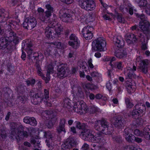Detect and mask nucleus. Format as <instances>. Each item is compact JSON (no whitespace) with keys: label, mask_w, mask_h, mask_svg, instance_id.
I'll use <instances>...</instances> for the list:
<instances>
[{"label":"nucleus","mask_w":150,"mask_h":150,"mask_svg":"<svg viewBox=\"0 0 150 150\" xmlns=\"http://www.w3.org/2000/svg\"><path fill=\"white\" fill-rule=\"evenodd\" d=\"M36 88H33L30 92L29 95L31 100L34 105H37L41 103L45 99L47 100L49 98V91L48 89H44V94L40 92H37Z\"/></svg>","instance_id":"f257e3e1"},{"label":"nucleus","mask_w":150,"mask_h":150,"mask_svg":"<svg viewBox=\"0 0 150 150\" xmlns=\"http://www.w3.org/2000/svg\"><path fill=\"white\" fill-rule=\"evenodd\" d=\"M16 25V23L13 21L9 20L7 21L4 26L6 28L5 33L6 36L11 42L13 41L15 44L18 43V39L16 35V34L13 30Z\"/></svg>","instance_id":"f03ea898"},{"label":"nucleus","mask_w":150,"mask_h":150,"mask_svg":"<svg viewBox=\"0 0 150 150\" xmlns=\"http://www.w3.org/2000/svg\"><path fill=\"white\" fill-rule=\"evenodd\" d=\"M23 127L22 125H20L18 128H14L11 129L10 137L14 139L13 137L16 139L18 143L23 140L24 138H27L28 136V132L23 130Z\"/></svg>","instance_id":"7ed1b4c3"},{"label":"nucleus","mask_w":150,"mask_h":150,"mask_svg":"<svg viewBox=\"0 0 150 150\" xmlns=\"http://www.w3.org/2000/svg\"><path fill=\"white\" fill-rule=\"evenodd\" d=\"M109 123L104 118L101 119L100 120H97L95 122L94 124V128L95 129L98 131L104 132L107 130L106 132H104L106 133L107 134H110L113 131L112 130H110Z\"/></svg>","instance_id":"20e7f679"},{"label":"nucleus","mask_w":150,"mask_h":150,"mask_svg":"<svg viewBox=\"0 0 150 150\" xmlns=\"http://www.w3.org/2000/svg\"><path fill=\"white\" fill-rule=\"evenodd\" d=\"M106 43L105 39L100 37L93 41L92 42V48L96 51H104L106 49Z\"/></svg>","instance_id":"39448f33"},{"label":"nucleus","mask_w":150,"mask_h":150,"mask_svg":"<svg viewBox=\"0 0 150 150\" xmlns=\"http://www.w3.org/2000/svg\"><path fill=\"white\" fill-rule=\"evenodd\" d=\"M79 6L83 9L87 11H91L94 9L96 5L93 0H79Z\"/></svg>","instance_id":"423d86ee"},{"label":"nucleus","mask_w":150,"mask_h":150,"mask_svg":"<svg viewBox=\"0 0 150 150\" xmlns=\"http://www.w3.org/2000/svg\"><path fill=\"white\" fill-rule=\"evenodd\" d=\"M37 21L35 18L33 16L26 18L23 23V28L28 30H31L35 27Z\"/></svg>","instance_id":"0eeeda50"},{"label":"nucleus","mask_w":150,"mask_h":150,"mask_svg":"<svg viewBox=\"0 0 150 150\" xmlns=\"http://www.w3.org/2000/svg\"><path fill=\"white\" fill-rule=\"evenodd\" d=\"M22 49L25 50L27 52L28 56L31 57H36L32 54L33 51V44L32 42L30 41H26L24 42L22 44Z\"/></svg>","instance_id":"6e6552de"},{"label":"nucleus","mask_w":150,"mask_h":150,"mask_svg":"<svg viewBox=\"0 0 150 150\" xmlns=\"http://www.w3.org/2000/svg\"><path fill=\"white\" fill-rule=\"evenodd\" d=\"M93 29V27L88 26H85L83 29L81 33L86 40H88L92 38L93 34L92 31Z\"/></svg>","instance_id":"1a4fd4ad"},{"label":"nucleus","mask_w":150,"mask_h":150,"mask_svg":"<svg viewBox=\"0 0 150 150\" xmlns=\"http://www.w3.org/2000/svg\"><path fill=\"white\" fill-rule=\"evenodd\" d=\"M76 142L71 137H69L66 139L64 143L61 146L62 149L64 150L67 149H70L76 146Z\"/></svg>","instance_id":"9d476101"},{"label":"nucleus","mask_w":150,"mask_h":150,"mask_svg":"<svg viewBox=\"0 0 150 150\" xmlns=\"http://www.w3.org/2000/svg\"><path fill=\"white\" fill-rule=\"evenodd\" d=\"M67 11V9H65L64 10H62L60 11L59 13L61 14H62V20L65 22H72L73 20V16L67 13L66 11Z\"/></svg>","instance_id":"9b49d317"},{"label":"nucleus","mask_w":150,"mask_h":150,"mask_svg":"<svg viewBox=\"0 0 150 150\" xmlns=\"http://www.w3.org/2000/svg\"><path fill=\"white\" fill-rule=\"evenodd\" d=\"M125 122L124 118L118 116L113 117L112 122L115 127L120 128L125 123Z\"/></svg>","instance_id":"f8f14e48"},{"label":"nucleus","mask_w":150,"mask_h":150,"mask_svg":"<svg viewBox=\"0 0 150 150\" xmlns=\"http://www.w3.org/2000/svg\"><path fill=\"white\" fill-rule=\"evenodd\" d=\"M125 40L129 45L134 44L137 43V39L134 34L130 33H127L125 36Z\"/></svg>","instance_id":"ddd939ff"},{"label":"nucleus","mask_w":150,"mask_h":150,"mask_svg":"<svg viewBox=\"0 0 150 150\" xmlns=\"http://www.w3.org/2000/svg\"><path fill=\"white\" fill-rule=\"evenodd\" d=\"M54 29L52 27V25L50 24L46 27L45 32L47 37L53 38L56 35V34L54 33Z\"/></svg>","instance_id":"4468645a"},{"label":"nucleus","mask_w":150,"mask_h":150,"mask_svg":"<svg viewBox=\"0 0 150 150\" xmlns=\"http://www.w3.org/2000/svg\"><path fill=\"white\" fill-rule=\"evenodd\" d=\"M125 86L128 93H131L133 92L136 88L135 83L132 81H127L125 82Z\"/></svg>","instance_id":"2eb2a0df"},{"label":"nucleus","mask_w":150,"mask_h":150,"mask_svg":"<svg viewBox=\"0 0 150 150\" xmlns=\"http://www.w3.org/2000/svg\"><path fill=\"white\" fill-rule=\"evenodd\" d=\"M45 113L46 115L45 116L46 117H47L50 119V121L52 122L51 126H52L53 124L55 123L57 119L55 113L52 111L49 110L45 111Z\"/></svg>","instance_id":"dca6fc26"},{"label":"nucleus","mask_w":150,"mask_h":150,"mask_svg":"<svg viewBox=\"0 0 150 150\" xmlns=\"http://www.w3.org/2000/svg\"><path fill=\"white\" fill-rule=\"evenodd\" d=\"M148 64L147 60H142L139 64L138 70L145 74H146L148 71Z\"/></svg>","instance_id":"f3484780"},{"label":"nucleus","mask_w":150,"mask_h":150,"mask_svg":"<svg viewBox=\"0 0 150 150\" xmlns=\"http://www.w3.org/2000/svg\"><path fill=\"white\" fill-rule=\"evenodd\" d=\"M81 134L83 137H85V140H88L90 141L92 140L93 134L91 133V130L88 126V128L82 130Z\"/></svg>","instance_id":"a211bd4d"},{"label":"nucleus","mask_w":150,"mask_h":150,"mask_svg":"<svg viewBox=\"0 0 150 150\" xmlns=\"http://www.w3.org/2000/svg\"><path fill=\"white\" fill-rule=\"evenodd\" d=\"M104 136V134L103 133L98 132L96 133L95 136L93 135L92 140H90V141L96 143H99L101 142H104L105 141Z\"/></svg>","instance_id":"6ab92c4d"},{"label":"nucleus","mask_w":150,"mask_h":150,"mask_svg":"<svg viewBox=\"0 0 150 150\" xmlns=\"http://www.w3.org/2000/svg\"><path fill=\"white\" fill-rule=\"evenodd\" d=\"M69 38L72 41L69 42V45L71 46L74 49L77 48L78 47L79 44V41L77 38L74 34H72L70 36Z\"/></svg>","instance_id":"aec40b11"},{"label":"nucleus","mask_w":150,"mask_h":150,"mask_svg":"<svg viewBox=\"0 0 150 150\" xmlns=\"http://www.w3.org/2000/svg\"><path fill=\"white\" fill-rule=\"evenodd\" d=\"M113 41L114 43L118 48H122L124 46V41L120 36H114Z\"/></svg>","instance_id":"412c9836"},{"label":"nucleus","mask_w":150,"mask_h":150,"mask_svg":"<svg viewBox=\"0 0 150 150\" xmlns=\"http://www.w3.org/2000/svg\"><path fill=\"white\" fill-rule=\"evenodd\" d=\"M136 69V67L135 65H134L132 68L130 67L126 68L125 70V73L129 78H135L136 75L134 73V71H135Z\"/></svg>","instance_id":"4be33fe9"},{"label":"nucleus","mask_w":150,"mask_h":150,"mask_svg":"<svg viewBox=\"0 0 150 150\" xmlns=\"http://www.w3.org/2000/svg\"><path fill=\"white\" fill-rule=\"evenodd\" d=\"M139 27L144 32L149 31L150 29V25L149 22L145 20L144 21H140L139 23Z\"/></svg>","instance_id":"5701e85b"},{"label":"nucleus","mask_w":150,"mask_h":150,"mask_svg":"<svg viewBox=\"0 0 150 150\" xmlns=\"http://www.w3.org/2000/svg\"><path fill=\"white\" fill-rule=\"evenodd\" d=\"M8 41L6 40L5 38L2 37L0 39V49L4 50L6 48L7 49H8V51L10 50L9 47L8 46Z\"/></svg>","instance_id":"b1692460"},{"label":"nucleus","mask_w":150,"mask_h":150,"mask_svg":"<svg viewBox=\"0 0 150 150\" xmlns=\"http://www.w3.org/2000/svg\"><path fill=\"white\" fill-rule=\"evenodd\" d=\"M45 7L47 10L45 12L46 13V17L48 18V20L52 16V13L54 11V8L50 4H47L45 5Z\"/></svg>","instance_id":"393cba45"},{"label":"nucleus","mask_w":150,"mask_h":150,"mask_svg":"<svg viewBox=\"0 0 150 150\" xmlns=\"http://www.w3.org/2000/svg\"><path fill=\"white\" fill-rule=\"evenodd\" d=\"M23 121L25 123L33 126H36L37 124L35 119L33 117H25L23 118Z\"/></svg>","instance_id":"a878e982"},{"label":"nucleus","mask_w":150,"mask_h":150,"mask_svg":"<svg viewBox=\"0 0 150 150\" xmlns=\"http://www.w3.org/2000/svg\"><path fill=\"white\" fill-rule=\"evenodd\" d=\"M37 11L38 13V18L43 22L48 20V18L46 17V13L44 12V9L41 7L38 8Z\"/></svg>","instance_id":"bb28decb"},{"label":"nucleus","mask_w":150,"mask_h":150,"mask_svg":"<svg viewBox=\"0 0 150 150\" xmlns=\"http://www.w3.org/2000/svg\"><path fill=\"white\" fill-rule=\"evenodd\" d=\"M81 101H79L74 103L73 106V110L77 113L82 114V111L81 107H83V104L81 105Z\"/></svg>","instance_id":"cd10ccee"},{"label":"nucleus","mask_w":150,"mask_h":150,"mask_svg":"<svg viewBox=\"0 0 150 150\" xmlns=\"http://www.w3.org/2000/svg\"><path fill=\"white\" fill-rule=\"evenodd\" d=\"M142 137L147 140L150 139V125L146 126L142 132Z\"/></svg>","instance_id":"c85d7f7f"},{"label":"nucleus","mask_w":150,"mask_h":150,"mask_svg":"<svg viewBox=\"0 0 150 150\" xmlns=\"http://www.w3.org/2000/svg\"><path fill=\"white\" fill-rule=\"evenodd\" d=\"M9 13L4 9H0V22H3L8 17Z\"/></svg>","instance_id":"c756f323"},{"label":"nucleus","mask_w":150,"mask_h":150,"mask_svg":"<svg viewBox=\"0 0 150 150\" xmlns=\"http://www.w3.org/2000/svg\"><path fill=\"white\" fill-rule=\"evenodd\" d=\"M65 123L66 120L64 119L63 118L61 119L59 122V127L57 129V131L59 133L62 131L64 133L66 132L65 129L64 128Z\"/></svg>","instance_id":"7c9ffc66"},{"label":"nucleus","mask_w":150,"mask_h":150,"mask_svg":"<svg viewBox=\"0 0 150 150\" xmlns=\"http://www.w3.org/2000/svg\"><path fill=\"white\" fill-rule=\"evenodd\" d=\"M64 65H62L58 69L57 76L59 78H63L66 73Z\"/></svg>","instance_id":"2f4dec72"},{"label":"nucleus","mask_w":150,"mask_h":150,"mask_svg":"<svg viewBox=\"0 0 150 150\" xmlns=\"http://www.w3.org/2000/svg\"><path fill=\"white\" fill-rule=\"evenodd\" d=\"M127 53L126 51L123 50L120 52H116L115 56L117 58L120 59H124L127 56Z\"/></svg>","instance_id":"473e14b6"},{"label":"nucleus","mask_w":150,"mask_h":150,"mask_svg":"<svg viewBox=\"0 0 150 150\" xmlns=\"http://www.w3.org/2000/svg\"><path fill=\"white\" fill-rule=\"evenodd\" d=\"M134 108L140 114L142 113L146 109L145 106L141 104H136L134 106Z\"/></svg>","instance_id":"72a5a7b5"},{"label":"nucleus","mask_w":150,"mask_h":150,"mask_svg":"<svg viewBox=\"0 0 150 150\" xmlns=\"http://www.w3.org/2000/svg\"><path fill=\"white\" fill-rule=\"evenodd\" d=\"M139 37L140 38V41L142 43V50H145L147 49L146 45L145 43H143L145 42V38L144 35L140 33L139 35Z\"/></svg>","instance_id":"f704fd0d"},{"label":"nucleus","mask_w":150,"mask_h":150,"mask_svg":"<svg viewBox=\"0 0 150 150\" xmlns=\"http://www.w3.org/2000/svg\"><path fill=\"white\" fill-rule=\"evenodd\" d=\"M114 64V67L112 68H115L117 69L120 70H122L123 69L124 65L122 64V62H115Z\"/></svg>","instance_id":"c9c22d12"},{"label":"nucleus","mask_w":150,"mask_h":150,"mask_svg":"<svg viewBox=\"0 0 150 150\" xmlns=\"http://www.w3.org/2000/svg\"><path fill=\"white\" fill-rule=\"evenodd\" d=\"M125 137L126 139L129 142H133L134 141L135 137L132 134H129Z\"/></svg>","instance_id":"e433bc0d"},{"label":"nucleus","mask_w":150,"mask_h":150,"mask_svg":"<svg viewBox=\"0 0 150 150\" xmlns=\"http://www.w3.org/2000/svg\"><path fill=\"white\" fill-rule=\"evenodd\" d=\"M115 16H117V19L120 23H124L125 20L122 17V15L118 13H116Z\"/></svg>","instance_id":"4c0bfd02"},{"label":"nucleus","mask_w":150,"mask_h":150,"mask_svg":"<svg viewBox=\"0 0 150 150\" xmlns=\"http://www.w3.org/2000/svg\"><path fill=\"white\" fill-rule=\"evenodd\" d=\"M140 114L135 108L131 112L130 115L132 117L136 119L138 117Z\"/></svg>","instance_id":"58836bf2"},{"label":"nucleus","mask_w":150,"mask_h":150,"mask_svg":"<svg viewBox=\"0 0 150 150\" xmlns=\"http://www.w3.org/2000/svg\"><path fill=\"white\" fill-rule=\"evenodd\" d=\"M63 27L61 26L60 24H58L55 27V33L56 35H57L60 34V32L62 31V30Z\"/></svg>","instance_id":"ea45409f"},{"label":"nucleus","mask_w":150,"mask_h":150,"mask_svg":"<svg viewBox=\"0 0 150 150\" xmlns=\"http://www.w3.org/2000/svg\"><path fill=\"white\" fill-rule=\"evenodd\" d=\"M81 105L83 104L84 106L83 107H81V109H82V114L86 112H87L88 110V106L86 104V103L83 101H81Z\"/></svg>","instance_id":"a19ab883"},{"label":"nucleus","mask_w":150,"mask_h":150,"mask_svg":"<svg viewBox=\"0 0 150 150\" xmlns=\"http://www.w3.org/2000/svg\"><path fill=\"white\" fill-rule=\"evenodd\" d=\"M86 64L85 62L82 61H79L78 62V65L81 68H82L83 69H84L85 71H86L87 70L86 69V67H85V65Z\"/></svg>","instance_id":"79ce46f5"},{"label":"nucleus","mask_w":150,"mask_h":150,"mask_svg":"<svg viewBox=\"0 0 150 150\" xmlns=\"http://www.w3.org/2000/svg\"><path fill=\"white\" fill-rule=\"evenodd\" d=\"M52 44H53L55 47L57 48L60 49L64 48V45L60 42H55L54 43H52Z\"/></svg>","instance_id":"37998d69"},{"label":"nucleus","mask_w":150,"mask_h":150,"mask_svg":"<svg viewBox=\"0 0 150 150\" xmlns=\"http://www.w3.org/2000/svg\"><path fill=\"white\" fill-rule=\"evenodd\" d=\"M132 131L131 129L127 127L124 129L123 132V135L124 136H125V137L127 136L128 135L129 133H132Z\"/></svg>","instance_id":"c03bdc74"},{"label":"nucleus","mask_w":150,"mask_h":150,"mask_svg":"<svg viewBox=\"0 0 150 150\" xmlns=\"http://www.w3.org/2000/svg\"><path fill=\"white\" fill-rule=\"evenodd\" d=\"M135 148L132 145L126 146L123 148L122 150H135Z\"/></svg>","instance_id":"a18cd8bd"},{"label":"nucleus","mask_w":150,"mask_h":150,"mask_svg":"<svg viewBox=\"0 0 150 150\" xmlns=\"http://www.w3.org/2000/svg\"><path fill=\"white\" fill-rule=\"evenodd\" d=\"M26 82L28 86H29L30 85L33 86L35 83V80L34 79H32L27 80Z\"/></svg>","instance_id":"49530a36"},{"label":"nucleus","mask_w":150,"mask_h":150,"mask_svg":"<svg viewBox=\"0 0 150 150\" xmlns=\"http://www.w3.org/2000/svg\"><path fill=\"white\" fill-rule=\"evenodd\" d=\"M18 1V0H8V4L10 6H13L16 4Z\"/></svg>","instance_id":"de8ad7c7"},{"label":"nucleus","mask_w":150,"mask_h":150,"mask_svg":"<svg viewBox=\"0 0 150 150\" xmlns=\"http://www.w3.org/2000/svg\"><path fill=\"white\" fill-rule=\"evenodd\" d=\"M44 136L48 139H51L52 137V135L50 132L47 131L45 132L44 134Z\"/></svg>","instance_id":"09e8293b"},{"label":"nucleus","mask_w":150,"mask_h":150,"mask_svg":"<svg viewBox=\"0 0 150 150\" xmlns=\"http://www.w3.org/2000/svg\"><path fill=\"white\" fill-rule=\"evenodd\" d=\"M30 142L32 144H34L35 145V144H37L38 145L40 144V142H39V140L36 139H35L34 138H31L30 139Z\"/></svg>","instance_id":"8fccbe9b"},{"label":"nucleus","mask_w":150,"mask_h":150,"mask_svg":"<svg viewBox=\"0 0 150 150\" xmlns=\"http://www.w3.org/2000/svg\"><path fill=\"white\" fill-rule=\"evenodd\" d=\"M63 103L64 107L68 108L70 107V103L69 102L68 99H65L64 100Z\"/></svg>","instance_id":"3c124183"},{"label":"nucleus","mask_w":150,"mask_h":150,"mask_svg":"<svg viewBox=\"0 0 150 150\" xmlns=\"http://www.w3.org/2000/svg\"><path fill=\"white\" fill-rule=\"evenodd\" d=\"M148 5L146 0H141L139 5L141 7H146Z\"/></svg>","instance_id":"603ef678"},{"label":"nucleus","mask_w":150,"mask_h":150,"mask_svg":"<svg viewBox=\"0 0 150 150\" xmlns=\"http://www.w3.org/2000/svg\"><path fill=\"white\" fill-rule=\"evenodd\" d=\"M46 77L43 76L42 77V79L45 81V82L46 83L48 82L50 80V74L49 73H47Z\"/></svg>","instance_id":"864d4df0"},{"label":"nucleus","mask_w":150,"mask_h":150,"mask_svg":"<svg viewBox=\"0 0 150 150\" xmlns=\"http://www.w3.org/2000/svg\"><path fill=\"white\" fill-rule=\"evenodd\" d=\"M134 135L137 136H140L141 137L142 136V132H141L139 129H135L134 131Z\"/></svg>","instance_id":"5fc2aeb1"},{"label":"nucleus","mask_w":150,"mask_h":150,"mask_svg":"<svg viewBox=\"0 0 150 150\" xmlns=\"http://www.w3.org/2000/svg\"><path fill=\"white\" fill-rule=\"evenodd\" d=\"M27 130L28 133L32 134L33 133H35V129L32 127H31L29 128H27Z\"/></svg>","instance_id":"6e6d98bb"},{"label":"nucleus","mask_w":150,"mask_h":150,"mask_svg":"<svg viewBox=\"0 0 150 150\" xmlns=\"http://www.w3.org/2000/svg\"><path fill=\"white\" fill-rule=\"evenodd\" d=\"M47 73H48L50 74L51 72H53V67L51 64H49L47 67Z\"/></svg>","instance_id":"4d7b16f0"},{"label":"nucleus","mask_w":150,"mask_h":150,"mask_svg":"<svg viewBox=\"0 0 150 150\" xmlns=\"http://www.w3.org/2000/svg\"><path fill=\"white\" fill-rule=\"evenodd\" d=\"M112 138L114 141L117 142H120L121 141V138L120 136H113Z\"/></svg>","instance_id":"13d9d810"},{"label":"nucleus","mask_w":150,"mask_h":150,"mask_svg":"<svg viewBox=\"0 0 150 150\" xmlns=\"http://www.w3.org/2000/svg\"><path fill=\"white\" fill-rule=\"evenodd\" d=\"M88 126L86 124L82 123H81V125L80 126V128H79V129H81L82 130H83L85 128H88Z\"/></svg>","instance_id":"bf43d9fd"},{"label":"nucleus","mask_w":150,"mask_h":150,"mask_svg":"<svg viewBox=\"0 0 150 150\" xmlns=\"http://www.w3.org/2000/svg\"><path fill=\"white\" fill-rule=\"evenodd\" d=\"M90 109V111L92 112H95L98 111L97 107L95 106L94 105L91 106Z\"/></svg>","instance_id":"052dcab7"},{"label":"nucleus","mask_w":150,"mask_h":150,"mask_svg":"<svg viewBox=\"0 0 150 150\" xmlns=\"http://www.w3.org/2000/svg\"><path fill=\"white\" fill-rule=\"evenodd\" d=\"M88 65L90 68L92 69L94 67V66L92 63V59L91 58H90L88 61Z\"/></svg>","instance_id":"680f3d73"},{"label":"nucleus","mask_w":150,"mask_h":150,"mask_svg":"<svg viewBox=\"0 0 150 150\" xmlns=\"http://www.w3.org/2000/svg\"><path fill=\"white\" fill-rule=\"evenodd\" d=\"M35 66L37 70L41 69L40 62L39 61H36L35 64Z\"/></svg>","instance_id":"e2e57ef3"},{"label":"nucleus","mask_w":150,"mask_h":150,"mask_svg":"<svg viewBox=\"0 0 150 150\" xmlns=\"http://www.w3.org/2000/svg\"><path fill=\"white\" fill-rule=\"evenodd\" d=\"M89 148V145L86 143H84L82 146L81 149L83 150H87Z\"/></svg>","instance_id":"0e129e2a"},{"label":"nucleus","mask_w":150,"mask_h":150,"mask_svg":"<svg viewBox=\"0 0 150 150\" xmlns=\"http://www.w3.org/2000/svg\"><path fill=\"white\" fill-rule=\"evenodd\" d=\"M44 54L46 56H48L50 54V50L48 48L44 51Z\"/></svg>","instance_id":"69168bd1"},{"label":"nucleus","mask_w":150,"mask_h":150,"mask_svg":"<svg viewBox=\"0 0 150 150\" xmlns=\"http://www.w3.org/2000/svg\"><path fill=\"white\" fill-rule=\"evenodd\" d=\"M90 75L92 77H97L98 75V73L97 72L93 71L91 73Z\"/></svg>","instance_id":"338daca9"},{"label":"nucleus","mask_w":150,"mask_h":150,"mask_svg":"<svg viewBox=\"0 0 150 150\" xmlns=\"http://www.w3.org/2000/svg\"><path fill=\"white\" fill-rule=\"evenodd\" d=\"M61 1L67 4H71L73 1V0H60Z\"/></svg>","instance_id":"774afa93"}]
</instances>
